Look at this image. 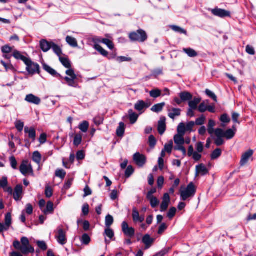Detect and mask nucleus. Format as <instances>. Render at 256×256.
<instances>
[{
    "label": "nucleus",
    "instance_id": "obj_11",
    "mask_svg": "<svg viewBox=\"0 0 256 256\" xmlns=\"http://www.w3.org/2000/svg\"><path fill=\"white\" fill-rule=\"evenodd\" d=\"M132 218L134 223L142 222L144 220V216H140L136 208H133L132 210Z\"/></svg>",
    "mask_w": 256,
    "mask_h": 256
},
{
    "label": "nucleus",
    "instance_id": "obj_28",
    "mask_svg": "<svg viewBox=\"0 0 256 256\" xmlns=\"http://www.w3.org/2000/svg\"><path fill=\"white\" fill-rule=\"evenodd\" d=\"M128 114L130 123L132 124H134L138 118V115L136 112H134L132 110H130L128 112Z\"/></svg>",
    "mask_w": 256,
    "mask_h": 256
},
{
    "label": "nucleus",
    "instance_id": "obj_31",
    "mask_svg": "<svg viewBox=\"0 0 256 256\" xmlns=\"http://www.w3.org/2000/svg\"><path fill=\"white\" fill-rule=\"evenodd\" d=\"M164 106H165L164 102H162V103L156 104L152 107L150 110L153 112H159L162 110Z\"/></svg>",
    "mask_w": 256,
    "mask_h": 256
},
{
    "label": "nucleus",
    "instance_id": "obj_50",
    "mask_svg": "<svg viewBox=\"0 0 256 256\" xmlns=\"http://www.w3.org/2000/svg\"><path fill=\"white\" fill-rule=\"evenodd\" d=\"M2 65L4 67L6 70L8 72L9 70H10L12 72H15L16 70L14 66L11 64H6L3 60H1L0 62Z\"/></svg>",
    "mask_w": 256,
    "mask_h": 256
},
{
    "label": "nucleus",
    "instance_id": "obj_42",
    "mask_svg": "<svg viewBox=\"0 0 256 256\" xmlns=\"http://www.w3.org/2000/svg\"><path fill=\"white\" fill-rule=\"evenodd\" d=\"M235 132L232 129H228L224 132V138L228 140L232 138L235 135Z\"/></svg>",
    "mask_w": 256,
    "mask_h": 256
},
{
    "label": "nucleus",
    "instance_id": "obj_52",
    "mask_svg": "<svg viewBox=\"0 0 256 256\" xmlns=\"http://www.w3.org/2000/svg\"><path fill=\"white\" fill-rule=\"evenodd\" d=\"M90 242V238L88 235L86 234H84L82 235L81 238V242L82 244L87 245Z\"/></svg>",
    "mask_w": 256,
    "mask_h": 256
},
{
    "label": "nucleus",
    "instance_id": "obj_18",
    "mask_svg": "<svg viewBox=\"0 0 256 256\" xmlns=\"http://www.w3.org/2000/svg\"><path fill=\"white\" fill-rule=\"evenodd\" d=\"M52 43V42H48L45 40H41L40 44L42 50L44 52H48L51 48Z\"/></svg>",
    "mask_w": 256,
    "mask_h": 256
},
{
    "label": "nucleus",
    "instance_id": "obj_2",
    "mask_svg": "<svg viewBox=\"0 0 256 256\" xmlns=\"http://www.w3.org/2000/svg\"><path fill=\"white\" fill-rule=\"evenodd\" d=\"M13 246L16 250H19L24 255H26L28 254H33L34 252V249L30 244L28 239L26 237H22L20 239V242L18 240H14L13 242Z\"/></svg>",
    "mask_w": 256,
    "mask_h": 256
},
{
    "label": "nucleus",
    "instance_id": "obj_9",
    "mask_svg": "<svg viewBox=\"0 0 256 256\" xmlns=\"http://www.w3.org/2000/svg\"><path fill=\"white\" fill-rule=\"evenodd\" d=\"M134 160L139 166H142L146 162V158L139 152L136 153L133 156Z\"/></svg>",
    "mask_w": 256,
    "mask_h": 256
},
{
    "label": "nucleus",
    "instance_id": "obj_57",
    "mask_svg": "<svg viewBox=\"0 0 256 256\" xmlns=\"http://www.w3.org/2000/svg\"><path fill=\"white\" fill-rule=\"evenodd\" d=\"M206 117L204 115H202L199 118H198L196 120V122H194V123L196 125L202 126L204 123Z\"/></svg>",
    "mask_w": 256,
    "mask_h": 256
},
{
    "label": "nucleus",
    "instance_id": "obj_53",
    "mask_svg": "<svg viewBox=\"0 0 256 256\" xmlns=\"http://www.w3.org/2000/svg\"><path fill=\"white\" fill-rule=\"evenodd\" d=\"M82 136L80 134H76L74 138V144L76 146H78L82 142Z\"/></svg>",
    "mask_w": 256,
    "mask_h": 256
},
{
    "label": "nucleus",
    "instance_id": "obj_62",
    "mask_svg": "<svg viewBox=\"0 0 256 256\" xmlns=\"http://www.w3.org/2000/svg\"><path fill=\"white\" fill-rule=\"evenodd\" d=\"M53 191L52 188L49 186H46L45 190V194L46 197L50 198L52 196Z\"/></svg>",
    "mask_w": 256,
    "mask_h": 256
},
{
    "label": "nucleus",
    "instance_id": "obj_36",
    "mask_svg": "<svg viewBox=\"0 0 256 256\" xmlns=\"http://www.w3.org/2000/svg\"><path fill=\"white\" fill-rule=\"evenodd\" d=\"M150 202L151 206L155 208L158 206L160 204L159 200L155 196L146 198Z\"/></svg>",
    "mask_w": 256,
    "mask_h": 256
},
{
    "label": "nucleus",
    "instance_id": "obj_30",
    "mask_svg": "<svg viewBox=\"0 0 256 256\" xmlns=\"http://www.w3.org/2000/svg\"><path fill=\"white\" fill-rule=\"evenodd\" d=\"M13 56L16 60H20L24 63L28 59V58H27L25 56H24L22 54L17 50H14L13 51Z\"/></svg>",
    "mask_w": 256,
    "mask_h": 256
},
{
    "label": "nucleus",
    "instance_id": "obj_59",
    "mask_svg": "<svg viewBox=\"0 0 256 256\" xmlns=\"http://www.w3.org/2000/svg\"><path fill=\"white\" fill-rule=\"evenodd\" d=\"M206 94L210 98L214 100L216 102H217V96L216 95L210 90L206 89Z\"/></svg>",
    "mask_w": 256,
    "mask_h": 256
},
{
    "label": "nucleus",
    "instance_id": "obj_54",
    "mask_svg": "<svg viewBox=\"0 0 256 256\" xmlns=\"http://www.w3.org/2000/svg\"><path fill=\"white\" fill-rule=\"evenodd\" d=\"M66 175V172L62 169H58L56 171V176L57 177L64 179Z\"/></svg>",
    "mask_w": 256,
    "mask_h": 256
},
{
    "label": "nucleus",
    "instance_id": "obj_43",
    "mask_svg": "<svg viewBox=\"0 0 256 256\" xmlns=\"http://www.w3.org/2000/svg\"><path fill=\"white\" fill-rule=\"evenodd\" d=\"M124 132V124L121 122L119 124V126L116 130V134L119 136H123Z\"/></svg>",
    "mask_w": 256,
    "mask_h": 256
},
{
    "label": "nucleus",
    "instance_id": "obj_12",
    "mask_svg": "<svg viewBox=\"0 0 256 256\" xmlns=\"http://www.w3.org/2000/svg\"><path fill=\"white\" fill-rule=\"evenodd\" d=\"M254 154V151L250 150L245 152L242 156L240 161V164L241 166H245L248 162L250 158Z\"/></svg>",
    "mask_w": 256,
    "mask_h": 256
},
{
    "label": "nucleus",
    "instance_id": "obj_14",
    "mask_svg": "<svg viewBox=\"0 0 256 256\" xmlns=\"http://www.w3.org/2000/svg\"><path fill=\"white\" fill-rule=\"evenodd\" d=\"M170 202V196L168 194L166 193L164 194L162 198V204L160 205V211L164 212L166 211L169 205Z\"/></svg>",
    "mask_w": 256,
    "mask_h": 256
},
{
    "label": "nucleus",
    "instance_id": "obj_56",
    "mask_svg": "<svg viewBox=\"0 0 256 256\" xmlns=\"http://www.w3.org/2000/svg\"><path fill=\"white\" fill-rule=\"evenodd\" d=\"M15 126L19 132H22L24 128V123L21 120H17L15 122Z\"/></svg>",
    "mask_w": 256,
    "mask_h": 256
},
{
    "label": "nucleus",
    "instance_id": "obj_6",
    "mask_svg": "<svg viewBox=\"0 0 256 256\" xmlns=\"http://www.w3.org/2000/svg\"><path fill=\"white\" fill-rule=\"evenodd\" d=\"M20 170L24 176H26L29 174H33L32 166L27 160H24L22 162L20 167Z\"/></svg>",
    "mask_w": 256,
    "mask_h": 256
},
{
    "label": "nucleus",
    "instance_id": "obj_44",
    "mask_svg": "<svg viewBox=\"0 0 256 256\" xmlns=\"http://www.w3.org/2000/svg\"><path fill=\"white\" fill-rule=\"evenodd\" d=\"M42 156L40 154L36 151L33 153L32 160L36 163L39 164L41 161Z\"/></svg>",
    "mask_w": 256,
    "mask_h": 256
},
{
    "label": "nucleus",
    "instance_id": "obj_8",
    "mask_svg": "<svg viewBox=\"0 0 256 256\" xmlns=\"http://www.w3.org/2000/svg\"><path fill=\"white\" fill-rule=\"evenodd\" d=\"M56 238L60 244L64 245L66 242V232L62 228H58Z\"/></svg>",
    "mask_w": 256,
    "mask_h": 256
},
{
    "label": "nucleus",
    "instance_id": "obj_27",
    "mask_svg": "<svg viewBox=\"0 0 256 256\" xmlns=\"http://www.w3.org/2000/svg\"><path fill=\"white\" fill-rule=\"evenodd\" d=\"M184 135L176 134L174 136V140L176 145L184 144L185 142Z\"/></svg>",
    "mask_w": 256,
    "mask_h": 256
},
{
    "label": "nucleus",
    "instance_id": "obj_37",
    "mask_svg": "<svg viewBox=\"0 0 256 256\" xmlns=\"http://www.w3.org/2000/svg\"><path fill=\"white\" fill-rule=\"evenodd\" d=\"M94 48L97 51H98L102 55L104 56H106L108 55V52L104 49L100 45L98 44H95L94 45Z\"/></svg>",
    "mask_w": 256,
    "mask_h": 256
},
{
    "label": "nucleus",
    "instance_id": "obj_34",
    "mask_svg": "<svg viewBox=\"0 0 256 256\" xmlns=\"http://www.w3.org/2000/svg\"><path fill=\"white\" fill-rule=\"evenodd\" d=\"M104 236L108 237L110 240H112L114 236V233L112 228H106L104 230Z\"/></svg>",
    "mask_w": 256,
    "mask_h": 256
},
{
    "label": "nucleus",
    "instance_id": "obj_22",
    "mask_svg": "<svg viewBox=\"0 0 256 256\" xmlns=\"http://www.w3.org/2000/svg\"><path fill=\"white\" fill-rule=\"evenodd\" d=\"M142 242L146 245V248H148L154 242V240L152 238L150 235L146 234L142 238Z\"/></svg>",
    "mask_w": 256,
    "mask_h": 256
},
{
    "label": "nucleus",
    "instance_id": "obj_4",
    "mask_svg": "<svg viewBox=\"0 0 256 256\" xmlns=\"http://www.w3.org/2000/svg\"><path fill=\"white\" fill-rule=\"evenodd\" d=\"M196 189L192 182L189 184L187 188L180 190V196L183 200H186L190 197L193 196L196 193Z\"/></svg>",
    "mask_w": 256,
    "mask_h": 256
},
{
    "label": "nucleus",
    "instance_id": "obj_29",
    "mask_svg": "<svg viewBox=\"0 0 256 256\" xmlns=\"http://www.w3.org/2000/svg\"><path fill=\"white\" fill-rule=\"evenodd\" d=\"M66 42L72 47L76 48L78 46L76 40L70 36H67L66 38Z\"/></svg>",
    "mask_w": 256,
    "mask_h": 256
},
{
    "label": "nucleus",
    "instance_id": "obj_35",
    "mask_svg": "<svg viewBox=\"0 0 256 256\" xmlns=\"http://www.w3.org/2000/svg\"><path fill=\"white\" fill-rule=\"evenodd\" d=\"M12 224V216L10 212L7 213L5 216V224L6 230H8Z\"/></svg>",
    "mask_w": 256,
    "mask_h": 256
},
{
    "label": "nucleus",
    "instance_id": "obj_46",
    "mask_svg": "<svg viewBox=\"0 0 256 256\" xmlns=\"http://www.w3.org/2000/svg\"><path fill=\"white\" fill-rule=\"evenodd\" d=\"M114 222V218L113 217L108 214L106 217L105 220V224L106 228H110V226L112 225Z\"/></svg>",
    "mask_w": 256,
    "mask_h": 256
},
{
    "label": "nucleus",
    "instance_id": "obj_61",
    "mask_svg": "<svg viewBox=\"0 0 256 256\" xmlns=\"http://www.w3.org/2000/svg\"><path fill=\"white\" fill-rule=\"evenodd\" d=\"M10 166L14 169L17 168V162L16 158L14 156H12L10 158Z\"/></svg>",
    "mask_w": 256,
    "mask_h": 256
},
{
    "label": "nucleus",
    "instance_id": "obj_48",
    "mask_svg": "<svg viewBox=\"0 0 256 256\" xmlns=\"http://www.w3.org/2000/svg\"><path fill=\"white\" fill-rule=\"evenodd\" d=\"M222 154V150L220 148L216 149L211 154V158L216 160L220 157Z\"/></svg>",
    "mask_w": 256,
    "mask_h": 256
},
{
    "label": "nucleus",
    "instance_id": "obj_39",
    "mask_svg": "<svg viewBox=\"0 0 256 256\" xmlns=\"http://www.w3.org/2000/svg\"><path fill=\"white\" fill-rule=\"evenodd\" d=\"M89 127V123L87 121H84L79 124V129L83 132H86Z\"/></svg>",
    "mask_w": 256,
    "mask_h": 256
},
{
    "label": "nucleus",
    "instance_id": "obj_23",
    "mask_svg": "<svg viewBox=\"0 0 256 256\" xmlns=\"http://www.w3.org/2000/svg\"><path fill=\"white\" fill-rule=\"evenodd\" d=\"M168 116L172 119L174 120L176 116H180V115L181 110L180 108H173L172 110H168Z\"/></svg>",
    "mask_w": 256,
    "mask_h": 256
},
{
    "label": "nucleus",
    "instance_id": "obj_51",
    "mask_svg": "<svg viewBox=\"0 0 256 256\" xmlns=\"http://www.w3.org/2000/svg\"><path fill=\"white\" fill-rule=\"evenodd\" d=\"M173 147V142L172 140L169 142L168 144L164 145V148L163 149L165 152L168 154H170L172 151Z\"/></svg>",
    "mask_w": 256,
    "mask_h": 256
},
{
    "label": "nucleus",
    "instance_id": "obj_3",
    "mask_svg": "<svg viewBox=\"0 0 256 256\" xmlns=\"http://www.w3.org/2000/svg\"><path fill=\"white\" fill-rule=\"evenodd\" d=\"M129 38L132 42H144L148 38L146 32L142 30H138L136 32H132L130 34Z\"/></svg>",
    "mask_w": 256,
    "mask_h": 256
},
{
    "label": "nucleus",
    "instance_id": "obj_26",
    "mask_svg": "<svg viewBox=\"0 0 256 256\" xmlns=\"http://www.w3.org/2000/svg\"><path fill=\"white\" fill-rule=\"evenodd\" d=\"M179 96L182 102H186L191 100L192 98V96L190 93L188 92H183L179 94Z\"/></svg>",
    "mask_w": 256,
    "mask_h": 256
},
{
    "label": "nucleus",
    "instance_id": "obj_38",
    "mask_svg": "<svg viewBox=\"0 0 256 256\" xmlns=\"http://www.w3.org/2000/svg\"><path fill=\"white\" fill-rule=\"evenodd\" d=\"M177 132H178L177 134H180L184 136L185 133L186 132V125L184 123L180 122L178 124V128H177Z\"/></svg>",
    "mask_w": 256,
    "mask_h": 256
},
{
    "label": "nucleus",
    "instance_id": "obj_32",
    "mask_svg": "<svg viewBox=\"0 0 256 256\" xmlns=\"http://www.w3.org/2000/svg\"><path fill=\"white\" fill-rule=\"evenodd\" d=\"M98 42H102L106 44L110 50H112L114 48V44L112 41L107 38H102L98 40Z\"/></svg>",
    "mask_w": 256,
    "mask_h": 256
},
{
    "label": "nucleus",
    "instance_id": "obj_1",
    "mask_svg": "<svg viewBox=\"0 0 256 256\" xmlns=\"http://www.w3.org/2000/svg\"><path fill=\"white\" fill-rule=\"evenodd\" d=\"M59 60L62 64L68 68L66 72V74L68 76L64 77V80H66L68 86L76 87L77 84L75 80L76 79L77 76L74 70L71 68L72 66L70 60L68 58L62 56H60Z\"/></svg>",
    "mask_w": 256,
    "mask_h": 256
},
{
    "label": "nucleus",
    "instance_id": "obj_20",
    "mask_svg": "<svg viewBox=\"0 0 256 256\" xmlns=\"http://www.w3.org/2000/svg\"><path fill=\"white\" fill-rule=\"evenodd\" d=\"M24 132L26 134H28V137L32 139V141L35 140L36 134V130L34 128L26 126L24 128Z\"/></svg>",
    "mask_w": 256,
    "mask_h": 256
},
{
    "label": "nucleus",
    "instance_id": "obj_24",
    "mask_svg": "<svg viewBox=\"0 0 256 256\" xmlns=\"http://www.w3.org/2000/svg\"><path fill=\"white\" fill-rule=\"evenodd\" d=\"M54 210V204L52 202L48 201L47 202L46 208H44L42 211L44 214L46 215L48 214H52Z\"/></svg>",
    "mask_w": 256,
    "mask_h": 256
},
{
    "label": "nucleus",
    "instance_id": "obj_60",
    "mask_svg": "<svg viewBox=\"0 0 256 256\" xmlns=\"http://www.w3.org/2000/svg\"><path fill=\"white\" fill-rule=\"evenodd\" d=\"M8 182L6 177L4 176L0 180V187L3 188H6L8 186Z\"/></svg>",
    "mask_w": 256,
    "mask_h": 256
},
{
    "label": "nucleus",
    "instance_id": "obj_5",
    "mask_svg": "<svg viewBox=\"0 0 256 256\" xmlns=\"http://www.w3.org/2000/svg\"><path fill=\"white\" fill-rule=\"evenodd\" d=\"M24 64L26 66V70L29 74L33 75L36 72H40L39 65L32 62L30 58L25 62Z\"/></svg>",
    "mask_w": 256,
    "mask_h": 256
},
{
    "label": "nucleus",
    "instance_id": "obj_21",
    "mask_svg": "<svg viewBox=\"0 0 256 256\" xmlns=\"http://www.w3.org/2000/svg\"><path fill=\"white\" fill-rule=\"evenodd\" d=\"M44 69L46 71L48 72L50 74L53 76H58L60 78L62 79H64V77L60 76V74H58L57 72L53 69L50 66H49L44 64L43 65Z\"/></svg>",
    "mask_w": 256,
    "mask_h": 256
},
{
    "label": "nucleus",
    "instance_id": "obj_58",
    "mask_svg": "<svg viewBox=\"0 0 256 256\" xmlns=\"http://www.w3.org/2000/svg\"><path fill=\"white\" fill-rule=\"evenodd\" d=\"M214 133L216 137L224 138V132L221 128H216L215 130Z\"/></svg>",
    "mask_w": 256,
    "mask_h": 256
},
{
    "label": "nucleus",
    "instance_id": "obj_15",
    "mask_svg": "<svg viewBox=\"0 0 256 256\" xmlns=\"http://www.w3.org/2000/svg\"><path fill=\"white\" fill-rule=\"evenodd\" d=\"M25 100L31 104L38 105L41 102L40 98L32 94H29L26 96Z\"/></svg>",
    "mask_w": 256,
    "mask_h": 256
},
{
    "label": "nucleus",
    "instance_id": "obj_13",
    "mask_svg": "<svg viewBox=\"0 0 256 256\" xmlns=\"http://www.w3.org/2000/svg\"><path fill=\"white\" fill-rule=\"evenodd\" d=\"M211 12L214 15L220 18L230 16V12L220 8L212 9Z\"/></svg>",
    "mask_w": 256,
    "mask_h": 256
},
{
    "label": "nucleus",
    "instance_id": "obj_33",
    "mask_svg": "<svg viewBox=\"0 0 256 256\" xmlns=\"http://www.w3.org/2000/svg\"><path fill=\"white\" fill-rule=\"evenodd\" d=\"M184 52L190 58H194L198 56V53L194 49L191 48H184Z\"/></svg>",
    "mask_w": 256,
    "mask_h": 256
},
{
    "label": "nucleus",
    "instance_id": "obj_17",
    "mask_svg": "<svg viewBox=\"0 0 256 256\" xmlns=\"http://www.w3.org/2000/svg\"><path fill=\"white\" fill-rule=\"evenodd\" d=\"M166 118L164 117H162L158 122V130L159 134L160 135L164 134L166 130Z\"/></svg>",
    "mask_w": 256,
    "mask_h": 256
},
{
    "label": "nucleus",
    "instance_id": "obj_55",
    "mask_svg": "<svg viewBox=\"0 0 256 256\" xmlns=\"http://www.w3.org/2000/svg\"><path fill=\"white\" fill-rule=\"evenodd\" d=\"M176 210L174 207L171 208L167 214V216L170 219H172L176 214Z\"/></svg>",
    "mask_w": 256,
    "mask_h": 256
},
{
    "label": "nucleus",
    "instance_id": "obj_63",
    "mask_svg": "<svg viewBox=\"0 0 256 256\" xmlns=\"http://www.w3.org/2000/svg\"><path fill=\"white\" fill-rule=\"evenodd\" d=\"M220 121L223 123H229L230 120L227 114H223L220 118Z\"/></svg>",
    "mask_w": 256,
    "mask_h": 256
},
{
    "label": "nucleus",
    "instance_id": "obj_16",
    "mask_svg": "<svg viewBox=\"0 0 256 256\" xmlns=\"http://www.w3.org/2000/svg\"><path fill=\"white\" fill-rule=\"evenodd\" d=\"M150 105V104L146 103L142 100H140L134 104V108L138 112H141L144 109L148 108Z\"/></svg>",
    "mask_w": 256,
    "mask_h": 256
},
{
    "label": "nucleus",
    "instance_id": "obj_25",
    "mask_svg": "<svg viewBox=\"0 0 256 256\" xmlns=\"http://www.w3.org/2000/svg\"><path fill=\"white\" fill-rule=\"evenodd\" d=\"M202 99L200 98H194L193 100L188 102V106L192 109H196L198 104L201 102Z\"/></svg>",
    "mask_w": 256,
    "mask_h": 256
},
{
    "label": "nucleus",
    "instance_id": "obj_40",
    "mask_svg": "<svg viewBox=\"0 0 256 256\" xmlns=\"http://www.w3.org/2000/svg\"><path fill=\"white\" fill-rule=\"evenodd\" d=\"M216 125L215 122L212 120H210L208 124V131L210 134H212L214 133L215 130L214 128Z\"/></svg>",
    "mask_w": 256,
    "mask_h": 256
},
{
    "label": "nucleus",
    "instance_id": "obj_19",
    "mask_svg": "<svg viewBox=\"0 0 256 256\" xmlns=\"http://www.w3.org/2000/svg\"><path fill=\"white\" fill-rule=\"evenodd\" d=\"M208 172L206 166L203 164H200L196 166V176L198 174L204 176Z\"/></svg>",
    "mask_w": 256,
    "mask_h": 256
},
{
    "label": "nucleus",
    "instance_id": "obj_41",
    "mask_svg": "<svg viewBox=\"0 0 256 256\" xmlns=\"http://www.w3.org/2000/svg\"><path fill=\"white\" fill-rule=\"evenodd\" d=\"M170 28H171V29L172 30H173L174 31L176 32H178L180 34H183L185 35L187 34L186 31L185 30H184V28H182L180 26H170Z\"/></svg>",
    "mask_w": 256,
    "mask_h": 256
},
{
    "label": "nucleus",
    "instance_id": "obj_45",
    "mask_svg": "<svg viewBox=\"0 0 256 256\" xmlns=\"http://www.w3.org/2000/svg\"><path fill=\"white\" fill-rule=\"evenodd\" d=\"M208 104V101L206 100L201 103L198 107V110L200 112H204L207 110V106Z\"/></svg>",
    "mask_w": 256,
    "mask_h": 256
},
{
    "label": "nucleus",
    "instance_id": "obj_10",
    "mask_svg": "<svg viewBox=\"0 0 256 256\" xmlns=\"http://www.w3.org/2000/svg\"><path fill=\"white\" fill-rule=\"evenodd\" d=\"M23 187L21 184H18L16 186L14 192V198L16 201L20 200L22 196Z\"/></svg>",
    "mask_w": 256,
    "mask_h": 256
},
{
    "label": "nucleus",
    "instance_id": "obj_47",
    "mask_svg": "<svg viewBox=\"0 0 256 256\" xmlns=\"http://www.w3.org/2000/svg\"><path fill=\"white\" fill-rule=\"evenodd\" d=\"M51 48L52 49L54 53L56 54L59 57L61 56L62 51L60 46L53 42Z\"/></svg>",
    "mask_w": 256,
    "mask_h": 256
},
{
    "label": "nucleus",
    "instance_id": "obj_49",
    "mask_svg": "<svg viewBox=\"0 0 256 256\" xmlns=\"http://www.w3.org/2000/svg\"><path fill=\"white\" fill-rule=\"evenodd\" d=\"M150 96L153 98H157L161 95V90L158 89H154L150 92Z\"/></svg>",
    "mask_w": 256,
    "mask_h": 256
},
{
    "label": "nucleus",
    "instance_id": "obj_7",
    "mask_svg": "<svg viewBox=\"0 0 256 256\" xmlns=\"http://www.w3.org/2000/svg\"><path fill=\"white\" fill-rule=\"evenodd\" d=\"M122 229L124 234L126 236L132 238L134 236L135 230L132 227H130L125 221L122 222Z\"/></svg>",
    "mask_w": 256,
    "mask_h": 256
},
{
    "label": "nucleus",
    "instance_id": "obj_64",
    "mask_svg": "<svg viewBox=\"0 0 256 256\" xmlns=\"http://www.w3.org/2000/svg\"><path fill=\"white\" fill-rule=\"evenodd\" d=\"M148 142H149L150 146L151 148H154L155 146L156 142V140L155 138L152 135H151L150 136V137L148 138Z\"/></svg>",
    "mask_w": 256,
    "mask_h": 256
}]
</instances>
